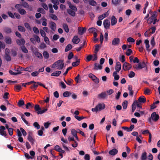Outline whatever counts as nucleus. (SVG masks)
Instances as JSON below:
<instances>
[{"mask_svg": "<svg viewBox=\"0 0 160 160\" xmlns=\"http://www.w3.org/2000/svg\"><path fill=\"white\" fill-rule=\"evenodd\" d=\"M38 86V84L37 83L34 84L33 85H32L30 88L32 89H34L33 90L34 91V90H36V89Z\"/></svg>", "mask_w": 160, "mask_h": 160, "instance_id": "obj_50", "label": "nucleus"}, {"mask_svg": "<svg viewBox=\"0 0 160 160\" xmlns=\"http://www.w3.org/2000/svg\"><path fill=\"white\" fill-rule=\"evenodd\" d=\"M5 32L7 33H10L12 32L11 29L9 28H6L4 29Z\"/></svg>", "mask_w": 160, "mask_h": 160, "instance_id": "obj_44", "label": "nucleus"}, {"mask_svg": "<svg viewBox=\"0 0 160 160\" xmlns=\"http://www.w3.org/2000/svg\"><path fill=\"white\" fill-rule=\"evenodd\" d=\"M109 14V11H108L103 14L100 15L98 17V19L100 20H102L106 17H107Z\"/></svg>", "mask_w": 160, "mask_h": 160, "instance_id": "obj_16", "label": "nucleus"}, {"mask_svg": "<svg viewBox=\"0 0 160 160\" xmlns=\"http://www.w3.org/2000/svg\"><path fill=\"white\" fill-rule=\"evenodd\" d=\"M68 3L71 10L74 11H77V9L76 6L72 5L70 2H68Z\"/></svg>", "mask_w": 160, "mask_h": 160, "instance_id": "obj_17", "label": "nucleus"}, {"mask_svg": "<svg viewBox=\"0 0 160 160\" xmlns=\"http://www.w3.org/2000/svg\"><path fill=\"white\" fill-rule=\"evenodd\" d=\"M133 68L137 70H140L142 68L140 63H139L138 64L136 65L135 66H134Z\"/></svg>", "mask_w": 160, "mask_h": 160, "instance_id": "obj_30", "label": "nucleus"}, {"mask_svg": "<svg viewBox=\"0 0 160 160\" xmlns=\"http://www.w3.org/2000/svg\"><path fill=\"white\" fill-rule=\"evenodd\" d=\"M132 67V65L127 62H124L123 65V69L124 70H128L130 69Z\"/></svg>", "mask_w": 160, "mask_h": 160, "instance_id": "obj_7", "label": "nucleus"}, {"mask_svg": "<svg viewBox=\"0 0 160 160\" xmlns=\"http://www.w3.org/2000/svg\"><path fill=\"white\" fill-rule=\"evenodd\" d=\"M40 33L41 34V35L42 37H44L46 36V34L45 32V31L42 29H40Z\"/></svg>", "mask_w": 160, "mask_h": 160, "instance_id": "obj_63", "label": "nucleus"}, {"mask_svg": "<svg viewBox=\"0 0 160 160\" xmlns=\"http://www.w3.org/2000/svg\"><path fill=\"white\" fill-rule=\"evenodd\" d=\"M61 73V71H57L54 72L53 73H52L51 74L52 76L58 77L60 74Z\"/></svg>", "mask_w": 160, "mask_h": 160, "instance_id": "obj_20", "label": "nucleus"}, {"mask_svg": "<svg viewBox=\"0 0 160 160\" xmlns=\"http://www.w3.org/2000/svg\"><path fill=\"white\" fill-rule=\"evenodd\" d=\"M38 12L43 14H44L45 13V11L42 8H38Z\"/></svg>", "mask_w": 160, "mask_h": 160, "instance_id": "obj_52", "label": "nucleus"}, {"mask_svg": "<svg viewBox=\"0 0 160 160\" xmlns=\"http://www.w3.org/2000/svg\"><path fill=\"white\" fill-rule=\"evenodd\" d=\"M103 24L104 28L106 29H108L109 28L110 22L109 20L108 19L105 20L103 21Z\"/></svg>", "mask_w": 160, "mask_h": 160, "instance_id": "obj_6", "label": "nucleus"}, {"mask_svg": "<svg viewBox=\"0 0 160 160\" xmlns=\"http://www.w3.org/2000/svg\"><path fill=\"white\" fill-rule=\"evenodd\" d=\"M67 12L69 15L73 17H74L75 16L76 13L74 11H73L72 10L70 9H68Z\"/></svg>", "mask_w": 160, "mask_h": 160, "instance_id": "obj_22", "label": "nucleus"}, {"mask_svg": "<svg viewBox=\"0 0 160 160\" xmlns=\"http://www.w3.org/2000/svg\"><path fill=\"white\" fill-rule=\"evenodd\" d=\"M18 12L22 15L25 14L26 13V11L23 9H21Z\"/></svg>", "mask_w": 160, "mask_h": 160, "instance_id": "obj_45", "label": "nucleus"}, {"mask_svg": "<svg viewBox=\"0 0 160 160\" xmlns=\"http://www.w3.org/2000/svg\"><path fill=\"white\" fill-rule=\"evenodd\" d=\"M120 42V39L119 38H115L112 40V45L118 46L119 45Z\"/></svg>", "mask_w": 160, "mask_h": 160, "instance_id": "obj_8", "label": "nucleus"}, {"mask_svg": "<svg viewBox=\"0 0 160 160\" xmlns=\"http://www.w3.org/2000/svg\"><path fill=\"white\" fill-rule=\"evenodd\" d=\"M98 98H105L107 97V94L105 92H102L98 95Z\"/></svg>", "mask_w": 160, "mask_h": 160, "instance_id": "obj_19", "label": "nucleus"}, {"mask_svg": "<svg viewBox=\"0 0 160 160\" xmlns=\"http://www.w3.org/2000/svg\"><path fill=\"white\" fill-rule=\"evenodd\" d=\"M5 42L8 44H11L12 43L11 39L9 37H7L5 38Z\"/></svg>", "mask_w": 160, "mask_h": 160, "instance_id": "obj_27", "label": "nucleus"}, {"mask_svg": "<svg viewBox=\"0 0 160 160\" xmlns=\"http://www.w3.org/2000/svg\"><path fill=\"white\" fill-rule=\"evenodd\" d=\"M117 71L114 72L112 74V76L114 77V79L115 80H118L119 79V76L117 74Z\"/></svg>", "mask_w": 160, "mask_h": 160, "instance_id": "obj_24", "label": "nucleus"}, {"mask_svg": "<svg viewBox=\"0 0 160 160\" xmlns=\"http://www.w3.org/2000/svg\"><path fill=\"white\" fill-rule=\"evenodd\" d=\"M18 29L19 31L21 32H25V29L24 27L21 26H18Z\"/></svg>", "mask_w": 160, "mask_h": 160, "instance_id": "obj_37", "label": "nucleus"}, {"mask_svg": "<svg viewBox=\"0 0 160 160\" xmlns=\"http://www.w3.org/2000/svg\"><path fill=\"white\" fill-rule=\"evenodd\" d=\"M21 49L23 52L26 53L28 52V50L25 46H23L21 47Z\"/></svg>", "mask_w": 160, "mask_h": 160, "instance_id": "obj_32", "label": "nucleus"}, {"mask_svg": "<svg viewBox=\"0 0 160 160\" xmlns=\"http://www.w3.org/2000/svg\"><path fill=\"white\" fill-rule=\"evenodd\" d=\"M135 75V73L133 71H131L128 74V76L130 78L134 77Z\"/></svg>", "mask_w": 160, "mask_h": 160, "instance_id": "obj_61", "label": "nucleus"}, {"mask_svg": "<svg viewBox=\"0 0 160 160\" xmlns=\"http://www.w3.org/2000/svg\"><path fill=\"white\" fill-rule=\"evenodd\" d=\"M128 105V102L127 101H124L122 103L123 108L124 109L127 108Z\"/></svg>", "mask_w": 160, "mask_h": 160, "instance_id": "obj_39", "label": "nucleus"}, {"mask_svg": "<svg viewBox=\"0 0 160 160\" xmlns=\"http://www.w3.org/2000/svg\"><path fill=\"white\" fill-rule=\"evenodd\" d=\"M77 130L73 129L71 130V134L75 138L76 140L79 141V140L77 135Z\"/></svg>", "mask_w": 160, "mask_h": 160, "instance_id": "obj_9", "label": "nucleus"}, {"mask_svg": "<svg viewBox=\"0 0 160 160\" xmlns=\"http://www.w3.org/2000/svg\"><path fill=\"white\" fill-rule=\"evenodd\" d=\"M8 130L9 135L12 136L13 133V129L12 128H10Z\"/></svg>", "mask_w": 160, "mask_h": 160, "instance_id": "obj_64", "label": "nucleus"}, {"mask_svg": "<svg viewBox=\"0 0 160 160\" xmlns=\"http://www.w3.org/2000/svg\"><path fill=\"white\" fill-rule=\"evenodd\" d=\"M80 41V39L78 38L77 36H75L72 39V41L74 44H78Z\"/></svg>", "mask_w": 160, "mask_h": 160, "instance_id": "obj_11", "label": "nucleus"}, {"mask_svg": "<svg viewBox=\"0 0 160 160\" xmlns=\"http://www.w3.org/2000/svg\"><path fill=\"white\" fill-rule=\"evenodd\" d=\"M62 27L66 32L68 33L69 32V29L67 24L66 23H63L62 24Z\"/></svg>", "mask_w": 160, "mask_h": 160, "instance_id": "obj_21", "label": "nucleus"}, {"mask_svg": "<svg viewBox=\"0 0 160 160\" xmlns=\"http://www.w3.org/2000/svg\"><path fill=\"white\" fill-rule=\"evenodd\" d=\"M102 68V66L101 65H99L98 64L95 63L94 64V69L98 70V69L101 70Z\"/></svg>", "mask_w": 160, "mask_h": 160, "instance_id": "obj_26", "label": "nucleus"}, {"mask_svg": "<svg viewBox=\"0 0 160 160\" xmlns=\"http://www.w3.org/2000/svg\"><path fill=\"white\" fill-rule=\"evenodd\" d=\"M21 117L22 120L26 124H28V122L25 119V116L23 114H22L21 115Z\"/></svg>", "mask_w": 160, "mask_h": 160, "instance_id": "obj_42", "label": "nucleus"}, {"mask_svg": "<svg viewBox=\"0 0 160 160\" xmlns=\"http://www.w3.org/2000/svg\"><path fill=\"white\" fill-rule=\"evenodd\" d=\"M121 68L120 63L119 62H117L115 68L116 71H117V72H119Z\"/></svg>", "mask_w": 160, "mask_h": 160, "instance_id": "obj_18", "label": "nucleus"}, {"mask_svg": "<svg viewBox=\"0 0 160 160\" xmlns=\"http://www.w3.org/2000/svg\"><path fill=\"white\" fill-rule=\"evenodd\" d=\"M28 140L32 143V144H33L34 140L32 136L30 134H29L28 135Z\"/></svg>", "mask_w": 160, "mask_h": 160, "instance_id": "obj_35", "label": "nucleus"}, {"mask_svg": "<svg viewBox=\"0 0 160 160\" xmlns=\"http://www.w3.org/2000/svg\"><path fill=\"white\" fill-rule=\"evenodd\" d=\"M121 2V0H112V3L115 5L119 4Z\"/></svg>", "mask_w": 160, "mask_h": 160, "instance_id": "obj_40", "label": "nucleus"}, {"mask_svg": "<svg viewBox=\"0 0 160 160\" xmlns=\"http://www.w3.org/2000/svg\"><path fill=\"white\" fill-rule=\"evenodd\" d=\"M49 16L52 19L54 20H58V18L57 16L53 14H51L49 15Z\"/></svg>", "mask_w": 160, "mask_h": 160, "instance_id": "obj_38", "label": "nucleus"}, {"mask_svg": "<svg viewBox=\"0 0 160 160\" xmlns=\"http://www.w3.org/2000/svg\"><path fill=\"white\" fill-rule=\"evenodd\" d=\"M33 31L34 32L37 34H38L39 32L38 29L36 27H34L33 28Z\"/></svg>", "mask_w": 160, "mask_h": 160, "instance_id": "obj_49", "label": "nucleus"}, {"mask_svg": "<svg viewBox=\"0 0 160 160\" xmlns=\"http://www.w3.org/2000/svg\"><path fill=\"white\" fill-rule=\"evenodd\" d=\"M34 109L36 111L38 112L41 110V108L40 107L39 105L36 104L34 106Z\"/></svg>", "mask_w": 160, "mask_h": 160, "instance_id": "obj_48", "label": "nucleus"}, {"mask_svg": "<svg viewBox=\"0 0 160 160\" xmlns=\"http://www.w3.org/2000/svg\"><path fill=\"white\" fill-rule=\"evenodd\" d=\"M132 52V51L130 49H128L127 50V51L125 52L126 54L128 56H130Z\"/></svg>", "mask_w": 160, "mask_h": 160, "instance_id": "obj_60", "label": "nucleus"}, {"mask_svg": "<svg viewBox=\"0 0 160 160\" xmlns=\"http://www.w3.org/2000/svg\"><path fill=\"white\" fill-rule=\"evenodd\" d=\"M74 117L78 121H81L82 120V119L85 118V117L83 116L80 117L77 115H75Z\"/></svg>", "mask_w": 160, "mask_h": 160, "instance_id": "obj_59", "label": "nucleus"}, {"mask_svg": "<svg viewBox=\"0 0 160 160\" xmlns=\"http://www.w3.org/2000/svg\"><path fill=\"white\" fill-rule=\"evenodd\" d=\"M50 28L52 31H55L56 29V23L53 22H50Z\"/></svg>", "mask_w": 160, "mask_h": 160, "instance_id": "obj_15", "label": "nucleus"}, {"mask_svg": "<svg viewBox=\"0 0 160 160\" xmlns=\"http://www.w3.org/2000/svg\"><path fill=\"white\" fill-rule=\"evenodd\" d=\"M5 128L3 126H0V134L2 136L4 137H6L7 135L6 132L5 131Z\"/></svg>", "mask_w": 160, "mask_h": 160, "instance_id": "obj_4", "label": "nucleus"}, {"mask_svg": "<svg viewBox=\"0 0 160 160\" xmlns=\"http://www.w3.org/2000/svg\"><path fill=\"white\" fill-rule=\"evenodd\" d=\"M118 151H109V153L112 155L114 156L117 153Z\"/></svg>", "mask_w": 160, "mask_h": 160, "instance_id": "obj_51", "label": "nucleus"}, {"mask_svg": "<svg viewBox=\"0 0 160 160\" xmlns=\"http://www.w3.org/2000/svg\"><path fill=\"white\" fill-rule=\"evenodd\" d=\"M157 12L156 11H155L153 13L151 17L149 18L148 19V21L150 22L149 23H151L153 22V20L156 18L157 15L156 14Z\"/></svg>", "mask_w": 160, "mask_h": 160, "instance_id": "obj_5", "label": "nucleus"}, {"mask_svg": "<svg viewBox=\"0 0 160 160\" xmlns=\"http://www.w3.org/2000/svg\"><path fill=\"white\" fill-rule=\"evenodd\" d=\"M105 105L103 103L98 104L95 108H92V111L93 112H97L98 111H100L105 108Z\"/></svg>", "mask_w": 160, "mask_h": 160, "instance_id": "obj_2", "label": "nucleus"}, {"mask_svg": "<svg viewBox=\"0 0 160 160\" xmlns=\"http://www.w3.org/2000/svg\"><path fill=\"white\" fill-rule=\"evenodd\" d=\"M24 26L28 30H31V28L28 22L24 23Z\"/></svg>", "mask_w": 160, "mask_h": 160, "instance_id": "obj_62", "label": "nucleus"}, {"mask_svg": "<svg viewBox=\"0 0 160 160\" xmlns=\"http://www.w3.org/2000/svg\"><path fill=\"white\" fill-rule=\"evenodd\" d=\"M100 45L99 44L96 45L95 46V53H97L99 49Z\"/></svg>", "mask_w": 160, "mask_h": 160, "instance_id": "obj_57", "label": "nucleus"}, {"mask_svg": "<svg viewBox=\"0 0 160 160\" xmlns=\"http://www.w3.org/2000/svg\"><path fill=\"white\" fill-rule=\"evenodd\" d=\"M64 66L63 60H59L54 63L51 66L52 68H57L58 70L62 69Z\"/></svg>", "mask_w": 160, "mask_h": 160, "instance_id": "obj_1", "label": "nucleus"}, {"mask_svg": "<svg viewBox=\"0 0 160 160\" xmlns=\"http://www.w3.org/2000/svg\"><path fill=\"white\" fill-rule=\"evenodd\" d=\"M89 3L90 5L93 6H95L97 5L96 2L94 0H90Z\"/></svg>", "mask_w": 160, "mask_h": 160, "instance_id": "obj_34", "label": "nucleus"}, {"mask_svg": "<svg viewBox=\"0 0 160 160\" xmlns=\"http://www.w3.org/2000/svg\"><path fill=\"white\" fill-rule=\"evenodd\" d=\"M44 40L45 42L48 45L50 44V42L48 38L46 36L44 37Z\"/></svg>", "mask_w": 160, "mask_h": 160, "instance_id": "obj_58", "label": "nucleus"}, {"mask_svg": "<svg viewBox=\"0 0 160 160\" xmlns=\"http://www.w3.org/2000/svg\"><path fill=\"white\" fill-rule=\"evenodd\" d=\"M16 42L17 44L20 46L23 45L25 43V40L23 38H21L20 39H17Z\"/></svg>", "mask_w": 160, "mask_h": 160, "instance_id": "obj_10", "label": "nucleus"}, {"mask_svg": "<svg viewBox=\"0 0 160 160\" xmlns=\"http://www.w3.org/2000/svg\"><path fill=\"white\" fill-rule=\"evenodd\" d=\"M25 106L27 109H28L29 107L31 108H32L33 107V104H32L30 102H28L27 104H26Z\"/></svg>", "mask_w": 160, "mask_h": 160, "instance_id": "obj_47", "label": "nucleus"}, {"mask_svg": "<svg viewBox=\"0 0 160 160\" xmlns=\"http://www.w3.org/2000/svg\"><path fill=\"white\" fill-rule=\"evenodd\" d=\"M72 45L70 44H68L67 46L65 49V52H67L72 48Z\"/></svg>", "mask_w": 160, "mask_h": 160, "instance_id": "obj_33", "label": "nucleus"}, {"mask_svg": "<svg viewBox=\"0 0 160 160\" xmlns=\"http://www.w3.org/2000/svg\"><path fill=\"white\" fill-rule=\"evenodd\" d=\"M80 62V60H78V61L73 62L72 63V65L73 67H76L79 65Z\"/></svg>", "mask_w": 160, "mask_h": 160, "instance_id": "obj_41", "label": "nucleus"}, {"mask_svg": "<svg viewBox=\"0 0 160 160\" xmlns=\"http://www.w3.org/2000/svg\"><path fill=\"white\" fill-rule=\"evenodd\" d=\"M86 28H82L81 27H79L78 28V32L80 35H82L85 32Z\"/></svg>", "mask_w": 160, "mask_h": 160, "instance_id": "obj_13", "label": "nucleus"}, {"mask_svg": "<svg viewBox=\"0 0 160 160\" xmlns=\"http://www.w3.org/2000/svg\"><path fill=\"white\" fill-rule=\"evenodd\" d=\"M149 41L148 40H145L144 41V43L145 44L146 49L148 51H150V50L149 49V48L150 47V45L149 44Z\"/></svg>", "mask_w": 160, "mask_h": 160, "instance_id": "obj_25", "label": "nucleus"}, {"mask_svg": "<svg viewBox=\"0 0 160 160\" xmlns=\"http://www.w3.org/2000/svg\"><path fill=\"white\" fill-rule=\"evenodd\" d=\"M138 100L140 102L144 103L146 101V99L144 96H142L139 98Z\"/></svg>", "mask_w": 160, "mask_h": 160, "instance_id": "obj_23", "label": "nucleus"}, {"mask_svg": "<svg viewBox=\"0 0 160 160\" xmlns=\"http://www.w3.org/2000/svg\"><path fill=\"white\" fill-rule=\"evenodd\" d=\"M18 105L19 107H21L22 106L24 105V103L23 100L21 99L18 102Z\"/></svg>", "mask_w": 160, "mask_h": 160, "instance_id": "obj_36", "label": "nucleus"}, {"mask_svg": "<svg viewBox=\"0 0 160 160\" xmlns=\"http://www.w3.org/2000/svg\"><path fill=\"white\" fill-rule=\"evenodd\" d=\"M33 126L37 129H38L40 128V126L37 122H34L33 124Z\"/></svg>", "mask_w": 160, "mask_h": 160, "instance_id": "obj_54", "label": "nucleus"}, {"mask_svg": "<svg viewBox=\"0 0 160 160\" xmlns=\"http://www.w3.org/2000/svg\"><path fill=\"white\" fill-rule=\"evenodd\" d=\"M43 55L45 58H48L49 57V55L48 53L46 51H44L43 52Z\"/></svg>", "mask_w": 160, "mask_h": 160, "instance_id": "obj_53", "label": "nucleus"}, {"mask_svg": "<svg viewBox=\"0 0 160 160\" xmlns=\"http://www.w3.org/2000/svg\"><path fill=\"white\" fill-rule=\"evenodd\" d=\"M72 93L66 91L63 93V96L64 97H68L71 95Z\"/></svg>", "mask_w": 160, "mask_h": 160, "instance_id": "obj_31", "label": "nucleus"}, {"mask_svg": "<svg viewBox=\"0 0 160 160\" xmlns=\"http://www.w3.org/2000/svg\"><path fill=\"white\" fill-rule=\"evenodd\" d=\"M147 153L145 152L143 153L141 157V160H146L147 159Z\"/></svg>", "mask_w": 160, "mask_h": 160, "instance_id": "obj_29", "label": "nucleus"}, {"mask_svg": "<svg viewBox=\"0 0 160 160\" xmlns=\"http://www.w3.org/2000/svg\"><path fill=\"white\" fill-rule=\"evenodd\" d=\"M22 6L26 8H28L30 10H32V8L31 7H30L29 4L28 3L25 2H23L22 3Z\"/></svg>", "mask_w": 160, "mask_h": 160, "instance_id": "obj_14", "label": "nucleus"}, {"mask_svg": "<svg viewBox=\"0 0 160 160\" xmlns=\"http://www.w3.org/2000/svg\"><path fill=\"white\" fill-rule=\"evenodd\" d=\"M117 22V18L114 16H112L111 17V24L112 26H113L115 25Z\"/></svg>", "mask_w": 160, "mask_h": 160, "instance_id": "obj_12", "label": "nucleus"}, {"mask_svg": "<svg viewBox=\"0 0 160 160\" xmlns=\"http://www.w3.org/2000/svg\"><path fill=\"white\" fill-rule=\"evenodd\" d=\"M93 57V55H89L86 58V62H88L91 61Z\"/></svg>", "mask_w": 160, "mask_h": 160, "instance_id": "obj_43", "label": "nucleus"}, {"mask_svg": "<svg viewBox=\"0 0 160 160\" xmlns=\"http://www.w3.org/2000/svg\"><path fill=\"white\" fill-rule=\"evenodd\" d=\"M5 58L6 60L8 61H10L11 60V58L9 54H5Z\"/></svg>", "mask_w": 160, "mask_h": 160, "instance_id": "obj_46", "label": "nucleus"}, {"mask_svg": "<svg viewBox=\"0 0 160 160\" xmlns=\"http://www.w3.org/2000/svg\"><path fill=\"white\" fill-rule=\"evenodd\" d=\"M151 118L154 121H157L159 118V116L156 112H153L151 115Z\"/></svg>", "mask_w": 160, "mask_h": 160, "instance_id": "obj_3", "label": "nucleus"}, {"mask_svg": "<svg viewBox=\"0 0 160 160\" xmlns=\"http://www.w3.org/2000/svg\"><path fill=\"white\" fill-rule=\"evenodd\" d=\"M22 4H17L15 6V8L18 10V11L22 9Z\"/></svg>", "mask_w": 160, "mask_h": 160, "instance_id": "obj_55", "label": "nucleus"}, {"mask_svg": "<svg viewBox=\"0 0 160 160\" xmlns=\"http://www.w3.org/2000/svg\"><path fill=\"white\" fill-rule=\"evenodd\" d=\"M34 54L38 58H42V54L38 51L35 52H34Z\"/></svg>", "mask_w": 160, "mask_h": 160, "instance_id": "obj_28", "label": "nucleus"}, {"mask_svg": "<svg viewBox=\"0 0 160 160\" xmlns=\"http://www.w3.org/2000/svg\"><path fill=\"white\" fill-rule=\"evenodd\" d=\"M47 110H48L47 108H46L43 110H40V111H38V112L37 113L38 114H42L44 113Z\"/></svg>", "mask_w": 160, "mask_h": 160, "instance_id": "obj_56", "label": "nucleus"}]
</instances>
